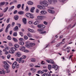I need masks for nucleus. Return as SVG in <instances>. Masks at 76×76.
Listing matches in <instances>:
<instances>
[{"instance_id":"f257e3e1","label":"nucleus","mask_w":76,"mask_h":76,"mask_svg":"<svg viewBox=\"0 0 76 76\" xmlns=\"http://www.w3.org/2000/svg\"><path fill=\"white\" fill-rule=\"evenodd\" d=\"M40 4L42 6L44 7H47L49 5V3L46 1H42L40 2Z\"/></svg>"},{"instance_id":"f03ea898","label":"nucleus","mask_w":76,"mask_h":76,"mask_svg":"<svg viewBox=\"0 0 76 76\" xmlns=\"http://www.w3.org/2000/svg\"><path fill=\"white\" fill-rule=\"evenodd\" d=\"M19 67V64H17V62L16 61L14 62L12 65V67L13 69H15V68L18 69Z\"/></svg>"},{"instance_id":"7ed1b4c3","label":"nucleus","mask_w":76,"mask_h":76,"mask_svg":"<svg viewBox=\"0 0 76 76\" xmlns=\"http://www.w3.org/2000/svg\"><path fill=\"white\" fill-rule=\"evenodd\" d=\"M4 67L5 69H8L9 68L10 65L7 64V62L6 61H4Z\"/></svg>"},{"instance_id":"20e7f679","label":"nucleus","mask_w":76,"mask_h":76,"mask_svg":"<svg viewBox=\"0 0 76 76\" xmlns=\"http://www.w3.org/2000/svg\"><path fill=\"white\" fill-rule=\"evenodd\" d=\"M37 31L39 32L40 34H44L46 33V31H43V30L41 29H38Z\"/></svg>"},{"instance_id":"39448f33","label":"nucleus","mask_w":76,"mask_h":76,"mask_svg":"<svg viewBox=\"0 0 76 76\" xmlns=\"http://www.w3.org/2000/svg\"><path fill=\"white\" fill-rule=\"evenodd\" d=\"M52 67L53 69H55V70H58V67L57 65H53Z\"/></svg>"},{"instance_id":"423d86ee","label":"nucleus","mask_w":76,"mask_h":76,"mask_svg":"<svg viewBox=\"0 0 76 76\" xmlns=\"http://www.w3.org/2000/svg\"><path fill=\"white\" fill-rule=\"evenodd\" d=\"M35 45V44L34 43H32V45H26V47H28V48H31V47H32V45Z\"/></svg>"},{"instance_id":"0eeeda50","label":"nucleus","mask_w":76,"mask_h":76,"mask_svg":"<svg viewBox=\"0 0 76 76\" xmlns=\"http://www.w3.org/2000/svg\"><path fill=\"white\" fill-rule=\"evenodd\" d=\"M48 1L51 4L53 2L54 3H57V0H48Z\"/></svg>"},{"instance_id":"6e6552de","label":"nucleus","mask_w":76,"mask_h":76,"mask_svg":"<svg viewBox=\"0 0 76 76\" xmlns=\"http://www.w3.org/2000/svg\"><path fill=\"white\" fill-rule=\"evenodd\" d=\"M45 18V16H38L37 17L38 20H42V19H43L44 18Z\"/></svg>"},{"instance_id":"1a4fd4ad","label":"nucleus","mask_w":76,"mask_h":76,"mask_svg":"<svg viewBox=\"0 0 76 76\" xmlns=\"http://www.w3.org/2000/svg\"><path fill=\"white\" fill-rule=\"evenodd\" d=\"M15 56L17 57H20L21 56V54L19 52H18L15 53Z\"/></svg>"},{"instance_id":"9d476101","label":"nucleus","mask_w":76,"mask_h":76,"mask_svg":"<svg viewBox=\"0 0 76 76\" xmlns=\"http://www.w3.org/2000/svg\"><path fill=\"white\" fill-rule=\"evenodd\" d=\"M37 7L39 9H45V7H44L40 5H38L37 6Z\"/></svg>"},{"instance_id":"9b49d317","label":"nucleus","mask_w":76,"mask_h":76,"mask_svg":"<svg viewBox=\"0 0 76 76\" xmlns=\"http://www.w3.org/2000/svg\"><path fill=\"white\" fill-rule=\"evenodd\" d=\"M22 59L21 58H19V63H23L25 62V60H22Z\"/></svg>"},{"instance_id":"f8f14e48","label":"nucleus","mask_w":76,"mask_h":76,"mask_svg":"<svg viewBox=\"0 0 76 76\" xmlns=\"http://www.w3.org/2000/svg\"><path fill=\"white\" fill-rule=\"evenodd\" d=\"M5 4H6V2L5 1L1 2L0 3V7H1L2 6H4Z\"/></svg>"},{"instance_id":"ddd939ff","label":"nucleus","mask_w":76,"mask_h":76,"mask_svg":"<svg viewBox=\"0 0 76 76\" xmlns=\"http://www.w3.org/2000/svg\"><path fill=\"white\" fill-rule=\"evenodd\" d=\"M35 9V7H32L30 9V12L31 13H34V9Z\"/></svg>"},{"instance_id":"4468645a","label":"nucleus","mask_w":76,"mask_h":76,"mask_svg":"<svg viewBox=\"0 0 76 76\" xmlns=\"http://www.w3.org/2000/svg\"><path fill=\"white\" fill-rule=\"evenodd\" d=\"M23 22L25 25H26V19L23 18Z\"/></svg>"},{"instance_id":"2eb2a0df","label":"nucleus","mask_w":76,"mask_h":76,"mask_svg":"<svg viewBox=\"0 0 76 76\" xmlns=\"http://www.w3.org/2000/svg\"><path fill=\"white\" fill-rule=\"evenodd\" d=\"M40 13L41 14H43V15H45V14L47 13V12L45 11H41L40 12Z\"/></svg>"},{"instance_id":"dca6fc26","label":"nucleus","mask_w":76,"mask_h":76,"mask_svg":"<svg viewBox=\"0 0 76 76\" xmlns=\"http://www.w3.org/2000/svg\"><path fill=\"white\" fill-rule=\"evenodd\" d=\"M5 73V71L3 69L0 71V74H4Z\"/></svg>"},{"instance_id":"f3484780","label":"nucleus","mask_w":76,"mask_h":76,"mask_svg":"<svg viewBox=\"0 0 76 76\" xmlns=\"http://www.w3.org/2000/svg\"><path fill=\"white\" fill-rule=\"evenodd\" d=\"M25 48H25V47H24L23 46H22L20 49V50L21 51H23V50H25Z\"/></svg>"},{"instance_id":"a211bd4d","label":"nucleus","mask_w":76,"mask_h":76,"mask_svg":"<svg viewBox=\"0 0 76 76\" xmlns=\"http://www.w3.org/2000/svg\"><path fill=\"white\" fill-rule=\"evenodd\" d=\"M29 18H30V19H34V15L30 14V15Z\"/></svg>"},{"instance_id":"6ab92c4d","label":"nucleus","mask_w":76,"mask_h":76,"mask_svg":"<svg viewBox=\"0 0 76 76\" xmlns=\"http://www.w3.org/2000/svg\"><path fill=\"white\" fill-rule=\"evenodd\" d=\"M8 9H9L8 7H7L6 8H4V10L3 11V12H4V13H6V12H7V10H8Z\"/></svg>"},{"instance_id":"aec40b11","label":"nucleus","mask_w":76,"mask_h":76,"mask_svg":"<svg viewBox=\"0 0 76 76\" xmlns=\"http://www.w3.org/2000/svg\"><path fill=\"white\" fill-rule=\"evenodd\" d=\"M48 12H49V13H50L53 14L54 13V11L50 9L48 10Z\"/></svg>"},{"instance_id":"412c9836","label":"nucleus","mask_w":76,"mask_h":76,"mask_svg":"<svg viewBox=\"0 0 76 76\" xmlns=\"http://www.w3.org/2000/svg\"><path fill=\"white\" fill-rule=\"evenodd\" d=\"M27 35L29 38H32V36L30 33H28L27 34Z\"/></svg>"},{"instance_id":"4be33fe9","label":"nucleus","mask_w":76,"mask_h":76,"mask_svg":"<svg viewBox=\"0 0 76 76\" xmlns=\"http://www.w3.org/2000/svg\"><path fill=\"white\" fill-rule=\"evenodd\" d=\"M19 19V16L16 15L14 16V19L15 20H17Z\"/></svg>"},{"instance_id":"5701e85b","label":"nucleus","mask_w":76,"mask_h":76,"mask_svg":"<svg viewBox=\"0 0 76 76\" xmlns=\"http://www.w3.org/2000/svg\"><path fill=\"white\" fill-rule=\"evenodd\" d=\"M31 15V13H27L26 14V17L28 18H29V17L30 16V15Z\"/></svg>"},{"instance_id":"b1692460","label":"nucleus","mask_w":76,"mask_h":76,"mask_svg":"<svg viewBox=\"0 0 76 76\" xmlns=\"http://www.w3.org/2000/svg\"><path fill=\"white\" fill-rule=\"evenodd\" d=\"M15 8V6H12L11 7L9 10V12H10L11 11H12V10H13Z\"/></svg>"},{"instance_id":"393cba45","label":"nucleus","mask_w":76,"mask_h":76,"mask_svg":"<svg viewBox=\"0 0 76 76\" xmlns=\"http://www.w3.org/2000/svg\"><path fill=\"white\" fill-rule=\"evenodd\" d=\"M19 29V28H18V26H16L15 27L14 29V31H17Z\"/></svg>"},{"instance_id":"a878e982","label":"nucleus","mask_w":76,"mask_h":76,"mask_svg":"<svg viewBox=\"0 0 76 76\" xmlns=\"http://www.w3.org/2000/svg\"><path fill=\"white\" fill-rule=\"evenodd\" d=\"M34 24L35 25H38V24H39V22L38 21H36L34 23Z\"/></svg>"},{"instance_id":"bb28decb","label":"nucleus","mask_w":76,"mask_h":76,"mask_svg":"<svg viewBox=\"0 0 76 76\" xmlns=\"http://www.w3.org/2000/svg\"><path fill=\"white\" fill-rule=\"evenodd\" d=\"M28 31L30 32L33 33V32H35V31H34L32 29H31L30 28L28 29Z\"/></svg>"},{"instance_id":"cd10ccee","label":"nucleus","mask_w":76,"mask_h":76,"mask_svg":"<svg viewBox=\"0 0 76 76\" xmlns=\"http://www.w3.org/2000/svg\"><path fill=\"white\" fill-rule=\"evenodd\" d=\"M65 39H62V42H60V43L61 44H61H64V43H65V41H64V40H65Z\"/></svg>"},{"instance_id":"c85d7f7f","label":"nucleus","mask_w":76,"mask_h":76,"mask_svg":"<svg viewBox=\"0 0 76 76\" xmlns=\"http://www.w3.org/2000/svg\"><path fill=\"white\" fill-rule=\"evenodd\" d=\"M9 68H8L7 69H7L6 70L5 72L6 73H8L10 72V70L9 69Z\"/></svg>"},{"instance_id":"c756f323","label":"nucleus","mask_w":76,"mask_h":76,"mask_svg":"<svg viewBox=\"0 0 76 76\" xmlns=\"http://www.w3.org/2000/svg\"><path fill=\"white\" fill-rule=\"evenodd\" d=\"M27 4L28 5H32L33 4V2L30 1H28Z\"/></svg>"},{"instance_id":"7c9ffc66","label":"nucleus","mask_w":76,"mask_h":76,"mask_svg":"<svg viewBox=\"0 0 76 76\" xmlns=\"http://www.w3.org/2000/svg\"><path fill=\"white\" fill-rule=\"evenodd\" d=\"M18 14L19 15H23L24 14V12L20 11L18 12Z\"/></svg>"},{"instance_id":"2f4dec72","label":"nucleus","mask_w":76,"mask_h":76,"mask_svg":"<svg viewBox=\"0 0 76 76\" xmlns=\"http://www.w3.org/2000/svg\"><path fill=\"white\" fill-rule=\"evenodd\" d=\"M18 35V33L16 32H15L13 33V36L14 37H17Z\"/></svg>"},{"instance_id":"473e14b6","label":"nucleus","mask_w":76,"mask_h":76,"mask_svg":"<svg viewBox=\"0 0 76 76\" xmlns=\"http://www.w3.org/2000/svg\"><path fill=\"white\" fill-rule=\"evenodd\" d=\"M12 40L15 42H18V40H17V39L13 37L12 38Z\"/></svg>"},{"instance_id":"72a5a7b5","label":"nucleus","mask_w":76,"mask_h":76,"mask_svg":"<svg viewBox=\"0 0 76 76\" xmlns=\"http://www.w3.org/2000/svg\"><path fill=\"white\" fill-rule=\"evenodd\" d=\"M7 39H8V40H11L12 39V38L10 37V36L9 35L7 37Z\"/></svg>"},{"instance_id":"f704fd0d","label":"nucleus","mask_w":76,"mask_h":76,"mask_svg":"<svg viewBox=\"0 0 76 76\" xmlns=\"http://www.w3.org/2000/svg\"><path fill=\"white\" fill-rule=\"evenodd\" d=\"M51 65H48V69L49 70H50L51 69Z\"/></svg>"},{"instance_id":"c9c22d12","label":"nucleus","mask_w":76,"mask_h":76,"mask_svg":"<svg viewBox=\"0 0 76 76\" xmlns=\"http://www.w3.org/2000/svg\"><path fill=\"white\" fill-rule=\"evenodd\" d=\"M11 50H13V51H16V48H14L12 47L10 48Z\"/></svg>"},{"instance_id":"e433bc0d","label":"nucleus","mask_w":76,"mask_h":76,"mask_svg":"<svg viewBox=\"0 0 76 76\" xmlns=\"http://www.w3.org/2000/svg\"><path fill=\"white\" fill-rule=\"evenodd\" d=\"M19 44H20V45H23L24 44V42H19Z\"/></svg>"},{"instance_id":"4c0bfd02","label":"nucleus","mask_w":76,"mask_h":76,"mask_svg":"<svg viewBox=\"0 0 76 76\" xmlns=\"http://www.w3.org/2000/svg\"><path fill=\"white\" fill-rule=\"evenodd\" d=\"M31 61H32V62H35L36 61V60L35 58H32L31 60Z\"/></svg>"},{"instance_id":"58836bf2","label":"nucleus","mask_w":76,"mask_h":76,"mask_svg":"<svg viewBox=\"0 0 76 76\" xmlns=\"http://www.w3.org/2000/svg\"><path fill=\"white\" fill-rule=\"evenodd\" d=\"M9 46L10 47H12V46H13L12 43V42H9Z\"/></svg>"},{"instance_id":"ea45409f","label":"nucleus","mask_w":76,"mask_h":76,"mask_svg":"<svg viewBox=\"0 0 76 76\" xmlns=\"http://www.w3.org/2000/svg\"><path fill=\"white\" fill-rule=\"evenodd\" d=\"M49 61V63H50L51 64H54V62H53V61L51 59Z\"/></svg>"},{"instance_id":"a19ab883","label":"nucleus","mask_w":76,"mask_h":76,"mask_svg":"<svg viewBox=\"0 0 76 76\" xmlns=\"http://www.w3.org/2000/svg\"><path fill=\"white\" fill-rule=\"evenodd\" d=\"M24 39H25L26 40H27V39H28V37L26 36H25L24 37Z\"/></svg>"},{"instance_id":"79ce46f5","label":"nucleus","mask_w":76,"mask_h":76,"mask_svg":"<svg viewBox=\"0 0 76 76\" xmlns=\"http://www.w3.org/2000/svg\"><path fill=\"white\" fill-rule=\"evenodd\" d=\"M19 46L18 44H15V48H19Z\"/></svg>"},{"instance_id":"37998d69","label":"nucleus","mask_w":76,"mask_h":76,"mask_svg":"<svg viewBox=\"0 0 76 76\" xmlns=\"http://www.w3.org/2000/svg\"><path fill=\"white\" fill-rule=\"evenodd\" d=\"M21 7V4H19L18 5L17 7L18 9H20V7Z\"/></svg>"},{"instance_id":"c03bdc74","label":"nucleus","mask_w":76,"mask_h":76,"mask_svg":"<svg viewBox=\"0 0 76 76\" xmlns=\"http://www.w3.org/2000/svg\"><path fill=\"white\" fill-rule=\"evenodd\" d=\"M28 10H29V8H28V6H26V8L25 9V11L26 12H27V11H28Z\"/></svg>"},{"instance_id":"a18cd8bd","label":"nucleus","mask_w":76,"mask_h":76,"mask_svg":"<svg viewBox=\"0 0 76 76\" xmlns=\"http://www.w3.org/2000/svg\"><path fill=\"white\" fill-rule=\"evenodd\" d=\"M42 26V25L41 24H39L37 26L38 28H41V26Z\"/></svg>"},{"instance_id":"49530a36","label":"nucleus","mask_w":76,"mask_h":76,"mask_svg":"<svg viewBox=\"0 0 76 76\" xmlns=\"http://www.w3.org/2000/svg\"><path fill=\"white\" fill-rule=\"evenodd\" d=\"M10 18H7V23H9V22H10Z\"/></svg>"},{"instance_id":"de8ad7c7","label":"nucleus","mask_w":76,"mask_h":76,"mask_svg":"<svg viewBox=\"0 0 76 76\" xmlns=\"http://www.w3.org/2000/svg\"><path fill=\"white\" fill-rule=\"evenodd\" d=\"M11 25L10 24H8V25L7 26L6 28H7L8 29L9 28H10V27Z\"/></svg>"},{"instance_id":"09e8293b","label":"nucleus","mask_w":76,"mask_h":76,"mask_svg":"<svg viewBox=\"0 0 76 76\" xmlns=\"http://www.w3.org/2000/svg\"><path fill=\"white\" fill-rule=\"evenodd\" d=\"M26 58V56L25 55H24L22 56V59L23 58V59H25V58Z\"/></svg>"},{"instance_id":"8fccbe9b","label":"nucleus","mask_w":76,"mask_h":76,"mask_svg":"<svg viewBox=\"0 0 76 76\" xmlns=\"http://www.w3.org/2000/svg\"><path fill=\"white\" fill-rule=\"evenodd\" d=\"M10 48H9V47L8 46L6 47L5 48V50H9Z\"/></svg>"},{"instance_id":"3c124183","label":"nucleus","mask_w":76,"mask_h":76,"mask_svg":"<svg viewBox=\"0 0 76 76\" xmlns=\"http://www.w3.org/2000/svg\"><path fill=\"white\" fill-rule=\"evenodd\" d=\"M11 56L10 55V54L8 55L7 56V57L8 59H9V58H10Z\"/></svg>"},{"instance_id":"603ef678","label":"nucleus","mask_w":76,"mask_h":76,"mask_svg":"<svg viewBox=\"0 0 76 76\" xmlns=\"http://www.w3.org/2000/svg\"><path fill=\"white\" fill-rule=\"evenodd\" d=\"M15 23L14 22H12V26H11L12 27H13V26H14V25H15Z\"/></svg>"},{"instance_id":"864d4df0","label":"nucleus","mask_w":76,"mask_h":76,"mask_svg":"<svg viewBox=\"0 0 76 76\" xmlns=\"http://www.w3.org/2000/svg\"><path fill=\"white\" fill-rule=\"evenodd\" d=\"M23 51L25 53H28V50H23Z\"/></svg>"},{"instance_id":"5fc2aeb1","label":"nucleus","mask_w":76,"mask_h":76,"mask_svg":"<svg viewBox=\"0 0 76 76\" xmlns=\"http://www.w3.org/2000/svg\"><path fill=\"white\" fill-rule=\"evenodd\" d=\"M19 34L21 37L23 36V33L22 32H20Z\"/></svg>"},{"instance_id":"6e6d98bb","label":"nucleus","mask_w":76,"mask_h":76,"mask_svg":"<svg viewBox=\"0 0 76 76\" xmlns=\"http://www.w3.org/2000/svg\"><path fill=\"white\" fill-rule=\"evenodd\" d=\"M60 45H61V44L60 43H59L56 45V47H60Z\"/></svg>"},{"instance_id":"4d7b16f0","label":"nucleus","mask_w":76,"mask_h":76,"mask_svg":"<svg viewBox=\"0 0 76 76\" xmlns=\"http://www.w3.org/2000/svg\"><path fill=\"white\" fill-rule=\"evenodd\" d=\"M39 10L38 9H37L36 10V12L37 13H39Z\"/></svg>"},{"instance_id":"13d9d810","label":"nucleus","mask_w":76,"mask_h":76,"mask_svg":"<svg viewBox=\"0 0 76 76\" xmlns=\"http://www.w3.org/2000/svg\"><path fill=\"white\" fill-rule=\"evenodd\" d=\"M5 32L6 33H7L8 32V28H6L5 29Z\"/></svg>"},{"instance_id":"bf43d9fd","label":"nucleus","mask_w":76,"mask_h":76,"mask_svg":"<svg viewBox=\"0 0 76 76\" xmlns=\"http://www.w3.org/2000/svg\"><path fill=\"white\" fill-rule=\"evenodd\" d=\"M42 76H47V73H45L42 75Z\"/></svg>"},{"instance_id":"052dcab7","label":"nucleus","mask_w":76,"mask_h":76,"mask_svg":"<svg viewBox=\"0 0 76 76\" xmlns=\"http://www.w3.org/2000/svg\"><path fill=\"white\" fill-rule=\"evenodd\" d=\"M23 7H24V4H23L21 7V9L22 10H23L24 9Z\"/></svg>"},{"instance_id":"680f3d73","label":"nucleus","mask_w":76,"mask_h":76,"mask_svg":"<svg viewBox=\"0 0 76 76\" xmlns=\"http://www.w3.org/2000/svg\"><path fill=\"white\" fill-rule=\"evenodd\" d=\"M41 28H45V26L44 25H42V26H41Z\"/></svg>"},{"instance_id":"e2e57ef3","label":"nucleus","mask_w":76,"mask_h":76,"mask_svg":"<svg viewBox=\"0 0 76 76\" xmlns=\"http://www.w3.org/2000/svg\"><path fill=\"white\" fill-rule=\"evenodd\" d=\"M12 50H10L9 51V52L10 53H11V54H14V52H13L12 51Z\"/></svg>"},{"instance_id":"0e129e2a","label":"nucleus","mask_w":76,"mask_h":76,"mask_svg":"<svg viewBox=\"0 0 76 76\" xmlns=\"http://www.w3.org/2000/svg\"><path fill=\"white\" fill-rule=\"evenodd\" d=\"M30 66L31 67H33L34 66V65L33 64H30Z\"/></svg>"},{"instance_id":"69168bd1","label":"nucleus","mask_w":76,"mask_h":76,"mask_svg":"<svg viewBox=\"0 0 76 76\" xmlns=\"http://www.w3.org/2000/svg\"><path fill=\"white\" fill-rule=\"evenodd\" d=\"M48 76H51V74L50 72H48L47 73Z\"/></svg>"},{"instance_id":"338daca9","label":"nucleus","mask_w":76,"mask_h":76,"mask_svg":"<svg viewBox=\"0 0 76 76\" xmlns=\"http://www.w3.org/2000/svg\"><path fill=\"white\" fill-rule=\"evenodd\" d=\"M43 23H44V24H45V25H47L48 24V23L46 21H44L43 22Z\"/></svg>"},{"instance_id":"774afa93","label":"nucleus","mask_w":76,"mask_h":76,"mask_svg":"<svg viewBox=\"0 0 76 76\" xmlns=\"http://www.w3.org/2000/svg\"><path fill=\"white\" fill-rule=\"evenodd\" d=\"M66 50H70V47H67L66 48Z\"/></svg>"}]
</instances>
